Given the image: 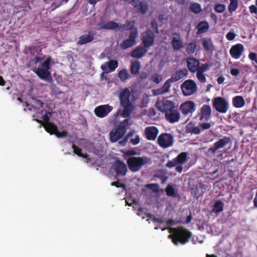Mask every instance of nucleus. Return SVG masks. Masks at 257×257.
Listing matches in <instances>:
<instances>
[{
	"label": "nucleus",
	"instance_id": "nucleus-1",
	"mask_svg": "<svg viewBox=\"0 0 257 257\" xmlns=\"http://www.w3.org/2000/svg\"><path fill=\"white\" fill-rule=\"evenodd\" d=\"M168 237L172 240L173 243L177 245L179 244H185L187 243L192 237V233L188 229L184 227L171 228Z\"/></svg>",
	"mask_w": 257,
	"mask_h": 257
},
{
	"label": "nucleus",
	"instance_id": "nucleus-2",
	"mask_svg": "<svg viewBox=\"0 0 257 257\" xmlns=\"http://www.w3.org/2000/svg\"><path fill=\"white\" fill-rule=\"evenodd\" d=\"M131 95V91L128 88L123 89L119 95L120 104L124 108L122 112L123 117H129L134 109V106L130 99Z\"/></svg>",
	"mask_w": 257,
	"mask_h": 257
},
{
	"label": "nucleus",
	"instance_id": "nucleus-3",
	"mask_svg": "<svg viewBox=\"0 0 257 257\" xmlns=\"http://www.w3.org/2000/svg\"><path fill=\"white\" fill-rule=\"evenodd\" d=\"M150 162V158L146 156L130 157L126 160L129 169L133 172L139 171L144 165Z\"/></svg>",
	"mask_w": 257,
	"mask_h": 257
},
{
	"label": "nucleus",
	"instance_id": "nucleus-4",
	"mask_svg": "<svg viewBox=\"0 0 257 257\" xmlns=\"http://www.w3.org/2000/svg\"><path fill=\"white\" fill-rule=\"evenodd\" d=\"M128 121L127 119H124L116 127L115 130H112L110 132L109 137L111 142H116L124 136L126 132V125Z\"/></svg>",
	"mask_w": 257,
	"mask_h": 257
},
{
	"label": "nucleus",
	"instance_id": "nucleus-5",
	"mask_svg": "<svg viewBox=\"0 0 257 257\" xmlns=\"http://www.w3.org/2000/svg\"><path fill=\"white\" fill-rule=\"evenodd\" d=\"M51 58H47L42 64L41 67L33 69V71L41 79L46 80L50 77V63Z\"/></svg>",
	"mask_w": 257,
	"mask_h": 257
},
{
	"label": "nucleus",
	"instance_id": "nucleus-6",
	"mask_svg": "<svg viewBox=\"0 0 257 257\" xmlns=\"http://www.w3.org/2000/svg\"><path fill=\"white\" fill-rule=\"evenodd\" d=\"M211 126V124L209 122H200L197 126H194L192 122H190L185 126V132L187 134L199 135L204 130L209 129Z\"/></svg>",
	"mask_w": 257,
	"mask_h": 257
},
{
	"label": "nucleus",
	"instance_id": "nucleus-7",
	"mask_svg": "<svg viewBox=\"0 0 257 257\" xmlns=\"http://www.w3.org/2000/svg\"><path fill=\"white\" fill-rule=\"evenodd\" d=\"M212 106L218 112L225 113L229 107V104L224 97L218 96L212 100Z\"/></svg>",
	"mask_w": 257,
	"mask_h": 257
},
{
	"label": "nucleus",
	"instance_id": "nucleus-8",
	"mask_svg": "<svg viewBox=\"0 0 257 257\" xmlns=\"http://www.w3.org/2000/svg\"><path fill=\"white\" fill-rule=\"evenodd\" d=\"M181 88L184 95L190 96L197 91V86L193 80L188 79L181 84Z\"/></svg>",
	"mask_w": 257,
	"mask_h": 257
},
{
	"label": "nucleus",
	"instance_id": "nucleus-9",
	"mask_svg": "<svg viewBox=\"0 0 257 257\" xmlns=\"http://www.w3.org/2000/svg\"><path fill=\"white\" fill-rule=\"evenodd\" d=\"M175 104L174 101L163 99L157 100L155 105L159 111L165 114L174 108Z\"/></svg>",
	"mask_w": 257,
	"mask_h": 257
},
{
	"label": "nucleus",
	"instance_id": "nucleus-10",
	"mask_svg": "<svg viewBox=\"0 0 257 257\" xmlns=\"http://www.w3.org/2000/svg\"><path fill=\"white\" fill-rule=\"evenodd\" d=\"M138 36V31L137 28L132 29L130 32L128 38L120 44V47L123 50H125L134 46L136 44V39Z\"/></svg>",
	"mask_w": 257,
	"mask_h": 257
},
{
	"label": "nucleus",
	"instance_id": "nucleus-11",
	"mask_svg": "<svg viewBox=\"0 0 257 257\" xmlns=\"http://www.w3.org/2000/svg\"><path fill=\"white\" fill-rule=\"evenodd\" d=\"M230 139L229 137L224 136L222 139L215 142L212 146L210 147L207 150L208 155H214L219 149H222L225 147L230 142Z\"/></svg>",
	"mask_w": 257,
	"mask_h": 257
},
{
	"label": "nucleus",
	"instance_id": "nucleus-12",
	"mask_svg": "<svg viewBox=\"0 0 257 257\" xmlns=\"http://www.w3.org/2000/svg\"><path fill=\"white\" fill-rule=\"evenodd\" d=\"M173 137L172 135L167 133H164L160 135L158 139L159 145L163 148H167L173 144Z\"/></svg>",
	"mask_w": 257,
	"mask_h": 257
},
{
	"label": "nucleus",
	"instance_id": "nucleus-13",
	"mask_svg": "<svg viewBox=\"0 0 257 257\" xmlns=\"http://www.w3.org/2000/svg\"><path fill=\"white\" fill-rule=\"evenodd\" d=\"M155 34L150 29H147L142 35V42L146 48L152 46L155 42Z\"/></svg>",
	"mask_w": 257,
	"mask_h": 257
},
{
	"label": "nucleus",
	"instance_id": "nucleus-14",
	"mask_svg": "<svg viewBox=\"0 0 257 257\" xmlns=\"http://www.w3.org/2000/svg\"><path fill=\"white\" fill-rule=\"evenodd\" d=\"M212 109L210 105L204 104L200 108V111L197 113V117L201 121H208L211 115Z\"/></svg>",
	"mask_w": 257,
	"mask_h": 257
},
{
	"label": "nucleus",
	"instance_id": "nucleus-15",
	"mask_svg": "<svg viewBox=\"0 0 257 257\" xmlns=\"http://www.w3.org/2000/svg\"><path fill=\"white\" fill-rule=\"evenodd\" d=\"M112 109L113 107L108 104L100 105L95 108L94 112L97 117L103 118L106 116Z\"/></svg>",
	"mask_w": 257,
	"mask_h": 257
},
{
	"label": "nucleus",
	"instance_id": "nucleus-16",
	"mask_svg": "<svg viewBox=\"0 0 257 257\" xmlns=\"http://www.w3.org/2000/svg\"><path fill=\"white\" fill-rule=\"evenodd\" d=\"M165 118L170 123L176 122L179 121L180 118V113L177 108L175 106L174 108L165 114Z\"/></svg>",
	"mask_w": 257,
	"mask_h": 257
},
{
	"label": "nucleus",
	"instance_id": "nucleus-17",
	"mask_svg": "<svg viewBox=\"0 0 257 257\" xmlns=\"http://www.w3.org/2000/svg\"><path fill=\"white\" fill-rule=\"evenodd\" d=\"M195 103L193 101H187L182 103L180 109L182 113L187 115L190 113H193L195 110Z\"/></svg>",
	"mask_w": 257,
	"mask_h": 257
},
{
	"label": "nucleus",
	"instance_id": "nucleus-18",
	"mask_svg": "<svg viewBox=\"0 0 257 257\" xmlns=\"http://www.w3.org/2000/svg\"><path fill=\"white\" fill-rule=\"evenodd\" d=\"M113 168L116 175L117 176H124L127 171L125 164L119 160H117L114 162Z\"/></svg>",
	"mask_w": 257,
	"mask_h": 257
},
{
	"label": "nucleus",
	"instance_id": "nucleus-19",
	"mask_svg": "<svg viewBox=\"0 0 257 257\" xmlns=\"http://www.w3.org/2000/svg\"><path fill=\"white\" fill-rule=\"evenodd\" d=\"M244 50L243 45L238 43L231 46L229 50V53L233 59H238L240 58Z\"/></svg>",
	"mask_w": 257,
	"mask_h": 257
},
{
	"label": "nucleus",
	"instance_id": "nucleus-20",
	"mask_svg": "<svg viewBox=\"0 0 257 257\" xmlns=\"http://www.w3.org/2000/svg\"><path fill=\"white\" fill-rule=\"evenodd\" d=\"M95 33L93 31H89L87 34L81 35L77 42L78 45H82L92 42L94 39Z\"/></svg>",
	"mask_w": 257,
	"mask_h": 257
},
{
	"label": "nucleus",
	"instance_id": "nucleus-21",
	"mask_svg": "<svg viewBox=\"0 0 257 257\" xmlns=\"http://www.w3.org/2000/svg\"><path fill=\"white\" fill-rule=\"evenodd\" d=\"M187 67L189 70L192 73L197 71L200 65L199 61L193 57H188L186 59Z\"/></svg>",
	"mask_w": 257,
	"mask_h": 257
},
{
	"label": "nucleus",
	"instance_id": "nucleus-22",
	"mask_svg": "<svg viewBox=\"0 0 257 257\" xmlns=\"http://www.w3.org/2000/svg\"><path fill=\"white\" fill-rule=\"evenodd\" d=\"M158 133V129L156 126H148L145 130L146 138L148 140H155Z\"/></svg>",
	"mask_w": 257,
	"mask_h": 257
},
{
	"label": "nucleus",
	"instance_id": "nucleus-23",
	"mask_svg": "<svg viewBox=\"0 0 257 257\" xmlns=\"http://www.w3.org/2000/svg\"><path fill=\"white\" fill-rule=\"evenodd\" d=\"M35 120L42 124L46 131L50 135H55V133L57 131L58 127L54 123L51 122L43 123L42 120L38 119H35Z\"/></svg>",
	"mask_w": 257,
	"mask_h": 257
},
{
	"label": "nucleus",
	"instance_id": "nucleus-24",
	"mask_svg": "<svg viewBox=\"0 0 257 257\" xmlns=\"http://www.w3.org/2000/svg\"><path fill=\"white\" fill-rule=\"evenodd\" d=\"M147 48L143 46L137 47L132 52L131 56L135 58L139 59L145 56L147 53Z\"/></svg>",
	"mask_w": 257,
	"mask_h": 257
},
{
	"label": "nucleus",
	"instance_id": "nucleus-25",
	"mask_svg": "<svg viewBox=\"0 0 257 257\" xmlns=\"http://www.w3.org/2000/svg\"><path fill=\"white\" fill-rule=\"evenodd\" d=\"M171 82H172V80H170V79H168L161 88L154 90V94L159 95L169 92L171 86Z\"/></svg>",
	"mask_w": 257,
	"mask_h": 257
},
{
	"label": "nucleus",
	"instance_id": "nucleus-26",
	"mask_svg": "<svg viewBox=\"0 0 257 257\" xmlns=\"http://www.w3.org/2000/svg\"><path fill=\"white\" fill-rule=\"evenodd\" d=\"M187 74L188 70L186 68L180 69L172 75L171 77L170 78V80H172V82H176L187 75Z\"/></svg>",
	"mask_w": 257,
	"mask_h": 257
},
{
	"label": "nucleus",
	"instance_id": "nucleus-27",
	"mask_svg": "<svg viewBox=\"0 0 257 257\" xmlns=\"http://www.w3.org/2000/svg\"><path fill=\"white\" fill-rule=\"evenodd\" d=\"M98 26L101 29L113 30L118 27V24L113 21H109L108 22L101 21L98 23Z\"/></svg>",
	"mask_w": 257,
	"mask_h": 257
},
{
	"label": "nucleus",
	"instance_id": "nucleus-28",
	"mask_svg": "<svg viewBox=\"0 0 257 257\" xmlns=\"http://www.w3.org/2000/svg\"><path fill=\"white\" fill-rule=\"evenodd\" d=\"M245 104V100L242 96L237 95L232 98V105L235 108H241Z\"/></svg>",
	"mask_w": 257,
	"mask_h": 257
},
{
	"label": "nucleus",
	"instance_id": "nucleus-29",
	"mask_svg": "<svg viewBox=\"0 0 257 257\" xmlns=\"http://www.w3.org/2000/svg\"><path fill=\"white\" fill-rule=\"evenodd\" d=\"M202 45L206 52H212L215 50L214 46L210 39H202Z\"/></svg>",
	"mask_w": 257,
	"mask_h": 257
},
{
	"label": "nucleus",
	"instance_id": "nucleus-30",
	"mask_svg": "<svg viewBox=\"0 0 257 257\" xmlns=\"http://www.w3.org/2000/svg\"><path fill=\"white\" fill-rule=\"evenodd\" d=\"M224 203L220 200H216L213 205L211 212L218 214L223 210Z\"/></svg>",
	"mask_w": 257,
	"mask_h": 257
},
{
	"label": "nucleus",
	"instance_id": "nucleus-31",
	"mask_svg": "<svg viewBox=\"0 0 257 257\" xmlns=\"http://www.w3.org/2000/svg\"><path fill=\"white\" fill-rule=\"evenodd\" d=\"M171 43L174 50H179L183 47V42L179 36L178 37H173Z\"/></svg>",
	"mask_w": 257,
	"mask_h": 257
},
{
	"label": "nucleus",
	"instance_id": "nucleus-32",
	"mask_svg": "<svg viewBox=\"0 0 257 257\" xmlns=\"http://www.w3.org/2000/svg\"><path fill=\"white\" fill-rule=\"evenodd\" d=\"M197 28L198 29L197 33H204L208 30L209 28V25L207 21H203L199 23L197 26Z\"/></svg>",
	"mask_w": 257,
	"mask_h": 257
},
{
	"label": "nucleus",
	"instance_id": "nucleus-33",
	"mask_svg": "<svg viewBox=\"0 0 257 257\" xmlns=\"http://www.w3.org/2000/svg\"><path fill=\"white\" fill-rule=\"evenodd\" d=\"M141 63L138 61L132 62L131 65V72L132 74L137 75L141 68Z\"/></svg>",
	"mask_w": 257,
	"mask_h": 257
},
{
	"label": "nucleus",
	"instance_id": "nucleus-34",
	"mask_svg": "<svg viewBox=\"0 0 257 257\" xmlns=\"http://www.w3.org/2000/svg\"><path fill=\"white\" fill-rule=\"evenodd\" d=\"M189 10L192 13L195 14H198L201 12L202 8L199 4L197 3H191L190 4Z\"/></svg>",
	"mask_w": 257,
	"mask_h": 257
},
{
	"label": "nucleus",
	"instance_id": "nucleus-35",
	"mask_svg": "<svg viewBox=\"0 0 257 257\" xmlns=\"http://www.w3.org/2000/svg\"><path fill=\"white\" fill-rule=\"evenodd\" d=\"M72 148L73 149V152L77 155L79 157H83L85 159L89 160L90 161V159L88 157V155L87 154H84L81 152V149L79 148L78 147L76 146L75 144H73L72 146Z\"/></svg>",
	"mask_w": 257,
	"mask_h": 257
},
{
	"label": "nucleus",
	"instance_id": "nucleus-36",
	"mask_svg": "<svg viewBox=\"0 0 257 257\" xmlns=\"http://www.w3.org/2000/svg\"><path fill=\"white\" fill-rule=\"evenodd\" d=\"M118 77L121 81H124L128 79L130 76L128 70L126 69H123L118 72Z\"/></svg>",
	"mask_w": 257,
	"mask_h": 257
},
{
	"label": "nucleus",
	"instance_id": "nucleus-37",
	"mask_svg": "<svg viewBox=\"0 0 257 257\" xmlns=\"http://www.w3.org/2000/svg\"><path fill=\"white\" fill-rule=\"evenodd\" d=\"M196 48V44L195 42H189L186 45V52L189 55L194 53Z\"/></svg>",
	"mask_w": 257,
	"mask_h": 257
},
{
	"label": "nucleus",
	"instance_id": "nucleus-38",
	"mask_svg": "<svg viewBox=\"0 0 257 257\" xmlns=\"http://www.w3.org/2000/svg\"><path fill=\"white\" fill-rule=\"evenodd\" d=\"M188 154L186 152H182L175 158L178 164H183L187 160Z\"/></svg>",
	"mask_w": 257,
	"mask_h": 257
},
{
	"label": "nucleus",
	"instance_id": "nucleus-39",
	"mask_svg": "<svg viewBox=\"0 0 257 257\" xmlns=\"http://www.w3.org/2000/svg\"><path fill=\"white\" fill-rule=\"evenodd\" d=\"M165 191L168 196H172L177 197L178 193L176 192L175 189L170 185L169 184L166 188Z\"/></svg>",
	"mask_w": 257,
	"mask_h": 257
},
{
	"label": "nucleus",
	"instance_id": "nucleus-40",
	"mask_svg": "<svg viewBox=\"0 0 257 257\" xmlns=\"http://www.w3.org/2000/svg\"><path fill=\"white\" fill-rule=\"evenodd\" d=\"M230 2L228 7V10L230 13L232 14L235 11L238 7V0H230Z\"/></svg>",
	"mask_w": 257,
	"mask_h": 257
},
{
	"label": "nucleus",
	"instance_id": "nucleus-41",
	"mask_svg": "<svg viewBox=\"0 0 257 257\" xmlns=\"http://www.w3.org/2000/svg\"><path fill=\"white\" fill-rule=\"evenodd\" d=\"M159 173L156 174L155 176L158 178L161 179V183L165 184L168 179V176H165V172L164 171H161L159 172Z\"/></svg>",
	"mask_w": 257,
	"mask_h": 257
},
{
	"label": "nucleus",
	"instance_id": "nucleus-42",
	"mask_svg": "<svg viewBox=\"0 0 257 257\" xmlns=\"http://www.w3.org/2000/svg\"><path fill=\"white\" fill-rule=\"evenodd\" d=\"M107 66L110 71H114L118 66V62L116 60H111L107 62Z\"/></svg>",
	"mask_w": 257,
	"mask_h": 257
},
{
	"label": "nucleus",
	"instance_id": "nucleus-43",
	"mask_svg": "<svg viewBox=\"0 0 257 257\" xmlns=\"http://www.w3.org/2000/svg\"><path fill=\"white\" fill-rule=\"evenodd\" d=\"M212 66V64L205 63L202 64L200 66H199V68L197 70V72L201 73H204V72L209 70V68Z\"/></svg>",
	"mask_w": 257,
	"mask_h": 257
},
{
	"label": "nucleus",
	"instance_id": "nucleus-44",
	"mask_svg": "<svg viewBox=\"0 0 257 257\" xmlns=\"http://www.w3.org/2000/svg\"><path fill=\"white\" fill-rule=\"evenodd\" d=\"M151 28L153 30V32L154 33V34H158L159 33V30H158V23L156 19H153L151 22Z\"/></svg>",
	"mask_w": 257,
	"mask_h": 257
},
{
	"label": "nucleus",
	"instance_id": "nucleus-45",
	"mask_svg": "<svg viewBox=\"0 0 257 257\" xmlns=\"http://www.w3.org/2000/svg\"><path fill=\"white\" fill-rule=\"evenodd\" d=\"M249 59L252 61V64L257 68V66L255 64H257V54L254 52H250L248 54Z\"/></svg>",
	"mask_w": 257,
	"mask_h": 257
},
{
	"label": "nucleus",
	"instance_id": "nucleus-46",
	"mask_svg": "<svg viewBox=\"0 0 257 257\" xmlns=\"http://www.w3.org/2000/svg\"><path fill=\"white\" fill-rule=\"evenodd\" d=\"M142 14H145L148 11L149 6L147 3H142L138 9Z\"/></svg>",
	"mask_w": 257,
	"mask_h": 257
},
{
	"label": "nucleus",
	"instance_id": "nucleus-47",
	"mask_svg": "<svg viewBox=\"0 0 257 257\" xmlns=\"http://www.w3.org/2000/svg\"><path fill=\"white\" fill-rule=\"evenodd\" d=\"M225 10V6L223 4L216 5L214 7V10L218 13H223Z\"/></svg>",
	"mask_w": 257,
	"mask_h": 257
},
{
	"label": "nucleus",
	"instance_id": "nucleus-48",
	"mask_svg": "<svg viewBox=\"0 0 257 257\" xmlns=\"http://www.w3.org/2000/svg\"><path fill=\"white\" fill-rule=\"evenodd\" d=\"M151 79L154 82L158 84L162 81V77L160 75L156 74L151 76Z\"/></svg>",
	"mask_w": 257,
	"mask_h": 257
},
{
	"label": "nucleus",
	"instance_id": "nucleus-49",
	"mask_svg": "<svg viewBox=\"0 0 257 257\" xmlns=\"http://www.w3.org/2000/svg\"><path fill=\"white\" fill-rule=\"evenodd\" d=\"M131 26H132L131 22H129V21H127L126 24H120V25H118V27L117 28L118 29V31L128 30Z\"/></svg>",
	"mask_w": 257,
	"mask_h": 257
},
{
	"label": "nucleus",
	"instance_id": "nucleus-50",
	"mask_svg": "<svg viewBox=\"0 0 257 257\" xmlns=\"http://www.w3.org/2000/svg\"><path fill=\"white\" fill-rule=\"evenodd\" d=\"M68 133L66 131H63L62 132H59L58 129L55 134V135L58 138H65L68 136Z\"/></svg>",
	"mask_w": 257,
	"mask_h": 257
},
{
	"label": "nucleus",
	"instance_id": "nucleus-51",
	"mask_svg": "<svg viewBox=\"0 0 257 257\" xmlns=\"http://www.w3.org/2000/svg\"><path fill=\"white\" fill-rule=\"evenodd\" d=\"M197 72L196 77L199 81L201 83H205L206 81V79L205 75L203 73Z\"/></svg>",
	"mask_w": 257,
	"mask_h": 257
},
{
	"label": "nucleus",
	"instance_id": "nucleus-52",
	"mask_svg": "<svg viewBox=\"0 0 257 257\" xmlns=\"http://www.w3.org/2000/svg\"><path fill=\"white\" fill-rule=\"evenodd\" d=\"M137 154V152L135 150H128L126 151L124 153V158H126L127 157H135L134 156L136 155Z\"/></svg>",
	"mask_w": 257,
	"mask_h": 257
},
{
	"label": "nucleus",
	"instance_id": "nucleus-53",
	"mask_svg": "<svg viewBox=\"0 0 257 257\" xmlns=\"http://www.w3.org/2000/svg\"><path fill=\"white\" fill-rule=\"evenodd\" d=\"M178 163L175 158L173 159L172 160L169 161L168 163L166 164V167L171 168L174 167H175L178 165Z\"/></svg>",
	"mask_w": 257,
	"mask_h": 257
},
{
	"label": "nucleus",
	"instance_id": "nucleus-54",
	"mask_svg": "<svg viewBox=\"0 0 257 257\" xmlns=\"http://www.w3.org/2000/svg\"><path fill=\"white\" fill-rule=\"evenodd\" d=\"M142 3L140 0H132L130 2V4L137 9L140 8Z\"/></svg>",
	"mask_w": 257,
	"mask_h": 257
},
{
	"label": "nucleus",
	"instance_id": "nucleus-55",
	"mask_svg": "<svg viewBox=\"0 0 257 257\" xmlns=\"http://www.w3.org/2000/svg\"><path fill=\"white\" fill-rule=\"evenodd\" d=\"M48 114H51V112L46 111V113L42 116V119L44 121V123H47L49 121L50 117L48 116Z\"/></svg>",
	"mask_w": 257,
	"mask_h": 257
},
{
	"label": "nucleus",
	"instance_id": "nucleus-56",
	"mask_svg": "<svg viewBox=\"0 0 257 257\" xmlns=\"http://www.w3.org/2000/svg\"><path fill=\"white\" fill-rule=\"evenodd\" d=\"M235 36L236 35L235 33L231 32H229L226 34V38L228 40L232 41L234 39Z\"/></svg>",
	"mask_w": 257,
	"mask_h": 257
},
{
	"label": "nucleus",
	"instance_id": "nucleus-57",
	"mask_svg": "<svg viewBox=\"0 0 257 257\" xmlns=\"http://www.w3.org/2000/svg\"><path fill=\"white\" fill-rule=\"evenodd\" d=\"M140 142L139 136L137 135L135 139H132L130 142L134 145H138Z\"/></svg>",
	"mask_w": 257,
	"mask_h": 257
},
{
	"label": "nucleus",
	"instance_id": "nucleus-58",
	"mask_svg": "<svg viewBox=\"0 0 257 257\" xmlns=\"http://www.w3.org/2000/svg\"><path fill=\"white\" fill-rule=\"evenodd\" d=\"M239 70L237 68H231L230 69V74L233 76H237L239 74Z\"/></svg>",
	"mask_w": 257,
	"mask_h": 257
},
{
	"label": "nucleus",
	"instance_id": "nucleus-59",
	"mask_svg": "<svg viewBox=\"0 0 257 257\" xmlns=\"http://www.w3.org/2000/svg\"><path fill=\"white\" fill-rule=\"evenodd\" d=\"M257 6L252 5L249 7V9L250 13L257 14Z\"/></svg>",
	"mask_w": 257,
	"mask_h": 257
},
{
	"label": "nucleus",
	"instance_id": "nucleus-60",
	"mask_svg": "<svg viewBox=\"0 0 257 257\" xmlns=\"http://www.w3.org/2000/svg\"><path fill=\"white\" fill-rule=\"evenodd\" d=\"M34 100L35 101V104L37 106H39L40 108L43 107L44 103L41 100L37 99H34Z\"/></svg>",
	"mask_w": 257,
	"mask_h": 257
},
{
	"label": "nucleus",
	"instance_id": "nucleus-61",
	"mask_svg": "<svg viewBox=\"0 0 257 257\" xmlns=\"http://www.w3.org/2000/svg\"><path fill=\"white\" fill-rule=\"evenodd\" d=\"M156 114V112L155 109L154 108H150L149 109V115L150 116H154Z\"/></svg>",
	"mask_w": 257,
	"mask_h": 257
},
{
	"label": "nucleus",
	"instance_id": "nucleus-62",
	"mask_svg": "<svg viewBox=\"0 0 257 257\" xmlns=\"http://www.w3.org/2000/svg\"><path fill=\"white\" fill-rule=\"evenodd\" d=\"M61 5V3L57 4L55 3H53L51 5V9L52 11L55 10L57 8H58Z\"/></svg>",
	"mask_w": 257,
	"mask_h": 257
},
{
	"label": "nucleus",
	"instance_id": "nucleus-63",
	"mask_svg": "<svg viewBox=\"0 0 257 257\" xmlns=\"http://www.w3.org/2000/svg\"><path fill=\"white\" fill-rule=\"evenodd\" d=\"M44 59V57L36 56V58L34 59V62L35 63H37L39 62H41Z\"/></svg>",
	"mask_w": 257,
	"mask_h": 257
},
{
	"label": "nucleus",
	"instance_id": "nucleus-64",
	"mask_svg": "<svg viewBox=\"0 0 257 257\" xmlns=\"http://www.w3.org/2000/svg\"><path fill=\"white\" fill-rule=\"evenodd\" d=\"M210 18L211 20H213L215 23H217V16L214 14L213 13H212L210 14Z\"/></svg>",
	"mask_w": 257,
	"mask_h": 257
}]
</instances>
